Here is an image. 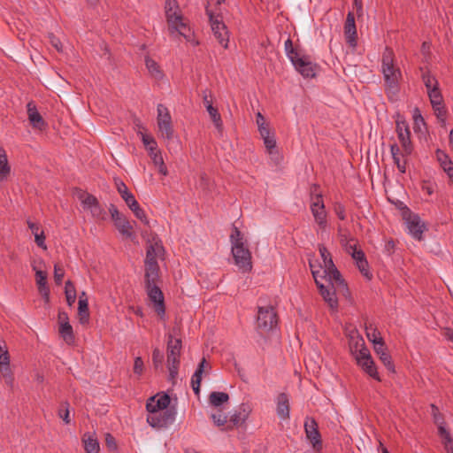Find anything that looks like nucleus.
Masks as SVG:
<instances>
[{"label":"nucleus","mask_w":453,"mask_h":453,"mask_svg":"<svg viewBox=\"0 0 453 453\" xmlns=\"http://www.w3.org/2000/svg\"><path fill=\"white\" fill-rule=\"evenodd\" d=\"M381 73L388 94L395 95L399 90V80L402 76L400 68L395 65V53L386 47L381 56Z\"/></svg>","instance_id":"1"},{"label":"nucleus","mask_w":453,"mask_h":453,"mask_svg":"<svg viewBox=\"0 0 453 453\" xmlns=\"http://www.w3.org/2000/svg\"><path fill=\"white\" fill-rule=\"evenodd\" d=\"M165 16L171 35L178 33L187 41H191L192 33L190 28L183 21L182 15L179 12L176 0H165Z\"/></svg>","instance_id":"2"},{"label":"nucleus","mask_w":453,"mask_h":453,"mask_svg":"<svg viewBox=\"0 0 453 453\" xmlns=\"http://www.w3.org/2000/svg\"><path fill=\"white\" fill-rule=\"evenodd\" d=\"M310 266L321 296L331 309H337L338 300L335 291H348L347 284L345 283L344 287L334 286L327 279H321L320 271L315 270L313 264L310 263Z\"/></svg>","instance_id":"3"},{"label":"nucleus","mask_w":453,"mask_h":453,"mask_svg":"<svg viewBox=\"0 0 453 453\" xmlns=\"http://www.w3.org/2000/svg\"><path fill=\"white\" fill-rule=\"evenodd\" d=\"M319 250L323 260V265H319V268H316L313 265L314 269L320 271L321 279H327L334 286L344 287L345 280L334 265L328 250L324 245H319Z\"/></svg>","instance_id":"4"},{"label":"nucleus","mask_w":453,"mask_h":453,"mask_svg":"<svg viewBox=\"0 0 453 453\" xmlns=\"http://www.w3.org/2000/svg\"><path fill=\"white\" fill-rule=\"evenodd\" d=\"M167 368L169 371V380L174 383L175 379L178 376L180 367V357L182 349L181 340L179 338H173L170 334L167 337Z\"/></svg>","instance_id":"5"},{"label":"nucleus","mask_w":453,"mask_h":453,"mask_svg":"<svg viewBox=\"0 0 453 453\" xmlns=\"http://www.w3.org/2000/svg\"><path fill=\"white\" fill-rule=\"evenodd\" d=\"M206 14L209 18L213 36L224 49H228L230 34L223 21L222 15L220 13H214L209 8H206Z\"/></svg>","instance_id":"6"},{"label":"nucleus","mask_w":453,"mask_h":453,"mask_svg":"<svg viewBox=\"0 0 453 453\" xmlns=\"http://www.w3.org/2000/svg\"><path fill=\"white\" fill-rule=\"evenodd\" d=\"M158 276L150 277L145 276V288L149 299L153 303L155 312L161 319L165 315V305L164 295L161 289L157 286L156 282Z\"/></svg>","instance_id":"7"},{"label":"nucleus","mask_w":453,"mask_h":453,"mask_svg":"<svg viewBox=\"0 0 453 453\" xmlns=\"http://www.w3.org/2000/svg\"><path fill=\"white\" fill-rule=\"evenodd\" d=\"M164 252V247L160 241H155L147 247L145 257V276H158L159 266L157 257Z\"/></svg>","instance_id":"8"},{"label":"nucleus","mask_w":453,"mask_h":453,"mask_svg":"<svg viewBox=\"0 0 453 453\" xmlns=\"http://www.w3.org/2000/svg\"><path fill=\"white\" fill-rule=\"evenodd\" d=\"M157 124L160 136L165 140H171L173 138L174 130L173 127L172 116L168 108L158 104L157 107Z\"/></svg>","instance_id":"9"},{"label":"nucleus","mask_w":453,"mask_h":453,"mask_svg":"<svg viewBox=\"0 0 453 453\" xmlns=\"http://www.w3.org/2000/svg\"><path fill=\"white\" fill-rule=\"evenodd\" d=\"M278 317L274 308L271 305L258 307L257 316V329L260 333H267L276 327Z\"/></svg>","instance_id":"10"},{"label":"nucleus","mask_w":453,"mask_h":453,"mask_svg":"<svg viewBox=\"0 0 453 453\" xmlns=\"http://www.w3.org/2000/svg\"><path fill=\"white\" fill-rule=\"evenodd\" d=\"M111 217L119 232L126 238H134L133 226L129 220L122 215L114 204L109 207Z\"/></svg>","instance_id":"11"},{"label":"nucleus","mask_w":453,"mask_h":453,"mask_svg":"<svg viewBox=\"0 0 453 453\" xmlns=\"http://www.w3.org/2000/svg\"><path fill=\"white\" fill-rule=\"evenodd\" d=\"M232 254L235 265L242 273H248L251 271V254L249 249L244 246V244L232 247Z\"/></svg>","instance_id":"12"},{"label":"nucleus","mask_w":453,"mask_h":453,"mask_svg":"<svg viewBox=\"0 0 453 453\" xmlns=\"http://www.w3.org/2000/svg\"><path fill=\"white\" fill-rule=\"evenodd\" d=\"M175 415L173 410L151 412L147 416V422L154 428H163L173 423Z\"/></svg>","instance_id":"13"},{"label":"nucleus","mask_w":453,"mask_h":453,"mask_svg":"<svg viewBox=\"0 0 453 453\" xmlns=\"http://www.w3.org/2000/svg\"><path fill=\"white\" fill-rule=\"evenodd\" d=\"M356 360L357 365L365 372L370 377L373 378L377 381H380V377L377 371V367L371 357L368 349H363L357 353Z\"/></svg>","instance_id":"14"},{"label":"nucleus","mask_w":453,"mask_h":453,"mask_svg":"<svg viewBox=\"0 0 453 453\" xmlns=\"http://www.w3.org/2000/svg\"><path fill=\"white\" fill-rule=\"evenodd\" d=\"M304 431L307 439L312 445V448L316 451H320L322 449V440L318 429V424L314 418H307L305 419Z\"/></svg>","instance_id":"15"},{"label":"nucleus","mask_w":453,"mask_h":453,"mask_svg":"<svg viewBox=\"0 0 453 453\" xmlns=\"http://www.w3.org/2000/svg\"><path fill=\"white\" fill-rule=\"evenodd\" d=\"M311 211L314 217L316 223L320 228L324 229L326 226V211L321 195L316 196L311 203Z\"/></svg>","instance_id":"16"},{"label":"nucleus","mask_w":453,"mask_h":453,"mask_svg":"<svg viewBox=\"0 0 453 453\" xmlns=\"http://www.w3.org/2000/svg\"><path fill=\"white\" fill-rule=\"evenodd\" d=\"M291 61L296 70L305 78L315 76V70L310 58L303 54H299L296 58Z\"/></svg>","instance_id":"17"},{"label":"nucleus","mask_w":453,"mask_h":453,"mask_svg":"<svg viewBox=\"0 0 453 453\" xmlns=\"http://www.w3.org/2000/svg\"><path fill=\"white\" fill-rule=\"evenodd\" d=\"M406 224L409 234H411L414 239L418 241L423 239V233L426 230V226L418 214L411 215L406 219Z\"/></svg>","instance_id":"18"},{"label":"nucleus","mask_w":453,"mask_h":453,"mask_svg":"<svg viewBox=\"0 0 453 453\" xmlns=\"http://www.w3.org/2000/svg\"><path fill=\"white\" fill-rule=\"evenodd\" d=\"M344 35L346 42L351 47H357V27L355 23V16L352 12L347 14L344 24Z\"/></svg>","instance_id":"19"},{"label":"nucleus","mask_w":453,"mask_h":453,"mask_svg":"<svg viewBox=\"0 0 453 453\" xmlns=\"http://www.w3.org/2000/svg\"><path fill=\"white\" fill-rule=\"evenodd\" d=\"M171 399L167 394L157 395L149 399L146 404V409L149 413L162 411L168 410L167 407L170 404Z\"/></svg>","instance_id":"20"},{"label":"nucleus","mask_w":453,"mask_h":453,"mask_svg":"<svg viewBox=\"0 0 453 453\" xmlns=\"http://www.w3.org/2000/svg\"><path fill=\"white\" fill-rule=\"evenodd\" d=\"M250 412L251 407L248 403H242L230 417V425L227 426V429L242 425L249 418Z\"/></svg>","instance_id":"21"},{"label":"nucleus","mask_w":453,"mask_h":453,"mask_svg":"<svg viewBox=\"0 0 453 453\" xmlns=\"http://www.w3.org/2000/svg\"><path fill=\"white\" fill-rule=\"evenodd\" d=\"M390 152L394 164L401 173H405L407 169V157L410 155H404L403 150L400 149L397 143L390 145Z\"/></svg>","instance_id":"22"},{"label":"nucleus","mask_w":453,"mask_h":453,"mask_svg":"<svg viewBox=\"0 0 453 453\" xmlns=\"http://www.w3.org/2000/svg\"><path fill=\"white\" fill-rule=\"evenodd\" d=\"M28 119L33 127L39 130H43L47 127V123L44 121L39 111H37L36 105L34 102H29L27 104Z\"/></svg>","instance_id":"23"},{"label":"nucleus","mask_w":453,"mask_h":453,"mask_svg":"<svg viewBox=\"0 0 453 453\" xmlns=\"http://www.w3.org/2000/svg\"><path fill=\"white\" fill-rule=\"evenodd\" d=\"M0 372L4 379L5 383L12 387L14 377L10 366L9 352L0 353Z\"/></svg>","instance_id":"24"},{"label":"nucleus","mask_w":453,"mask_h":453,"mask_svg":"<svg viewBox=\"0 0 453 453\" xmlns=\"http://www.w3.org/2000/svg\"><path fill=\"white\" fill-rule=\"evenodd\" d=\"M276 412L281 420H287L289 418L290 405L289 398L287 394L280 393L278 395L276 399Z\"/></svg>","instance_id":"25"},{"label":"nucleus","mask_w":453,"mask_h":453,"mask_svg":"<svg viewBox=\"0 0 453 453\" xmlns=\"http://www.w3.org/2000/svg\"><path fill=\"white\" fill-rule=\"evenodd\" d=\"M351 257L355 260L356 265L359 272L362 273V275L366 279L371 280L372 274L369 270V264L365 257V252L362 250H360L357 252H354V254H351Z\"/></svg>","instance_id":"26"},{"label":"nucleus","mask_w":453,"mask_h":453,"mask_svg":"<svg viewBox=\"0 0 453 453\" xmlns=\"http://www.w3.org/2000/svg\"><path fill=\"white\" fill-rule=\"evenodd\" d=\"M206 367H210V365L207 364L204 357L202 358L200 363L197 365V368L196 369L194 374L191 378V387L195 392L196 395H199L200 393V385L202 380V375L205 370Z\"/></svg>","instance_id":"27"},{"label":"nucleus","mask_w":453,"mask_h":453,"mask_svg":"<svg viewBox=\"0 0 453 453\" xmlns=\"http://www.w3.org/2000/svg\"><path fill=\"white\" fill-rule=\"evenodd\" d=\"M374 350L386 368L389 372H395V365L392 361L390 354L388 352L385 343L381 344L379 342L378 346H374Z\"/></svg>","instance_id":"28"},{"label":"nucleus","mask_w":453,"mask_h":453,"mask_svg":"<svg viewBox=\"0 0 453 453\" xmlns=\"http://www.w3.org/2000/svg\"><path fill=\"white\" fill-rule=\"evenodd\" d=\"M86 453H98L99 442L95 434L85 433L81 438Z\"/></svg>","instance_id":"29"},{"label":"nucleus","mask_w":453,"mask_h":453,"mask_svg":"<svg viewBox=\"0 0 453 453\" xmlns=\"http://www.w3.org/2000/svg\"><path fill=\"white\" fill-rule=\"evenodd\" d=\"M11 173V166L4 148L0 147V182L6 180Z\"/></svg>","instance_id":"30"},{"label":"nucleus","mask_w":453,"mask_h":453,"mask_svg":"<svg viewBox=\"0 0 453 453\" xmlns=\"http://www.w3.org/2000/svg\"><path fill=\"white\" fill-rule=\"evenodd\" d=\"M76 196L81 201L84 210L89 211L92 206H94V204L98 203V200L96 196L81 189L76 192Z\"/></svg>","instance_id":"31"},{"label":"nucleus","mask_w":453,"mask_h":453,"mask_svg":"<svg viewBox=\"0 0 453 453\" xmlns=\"http://www.w3.org/2000/svg\"><path fill=\"white\" fill-rule=\"evenodd\" d=\"M59 334L67 344H73L74 342L73 327L68 321L60 324Z\"/></svg>","instance_id":"32"},{"label":"nucleus","mask_w":453,"mask_h":453,"mask_svg":"<svg viewBox=\"0 0 453 453\" xmlns=\"http://www.w3.org/2000/svg\"><path fill=\"white\" fill-rule=\"evenodd\" d=\"M149 154L154 165L158 167V172L165 176L167 175V167L165 165L160 150H155L154 151L149 152Z\"/></svg>","instance_id":"33"},{"label":"nucleus","mask_w":453,"mask_h":453,"mask_svg":"<svg viewBox=\"0 0 453 453\" xmlns=\"http://www.w3.org/2000/svg\"><path fill=\"white\" fill-rule=\"evenodd\" d=\"M400 149L403 150L404 155H411L413 151V144L411 141V133L410 134H399L397 135Z\"/></svg>","instance_id":"34"},{"label":"nucleus","mask_w":453,"mask_h":453,"mask_svg":"<svg viewBox=\"0 0 453 453\" xmlns=\"http://www.w3.org/2000/svg\"><path fill=\"white\" fill-rule=\"evenodd\" d=\"M366 336L370 342H372L373 347L378 346L380 343H385L383 338L380 336V331L374 327L372 324L365 326Z\"/></svg>","instance_id":"35"},{"label":"nucleus","mask_w":453,"mask_h":453,"mask_svg":"<svg viewBox=\"0 0 453 453\" xmlns=\"http://www.w3.org/2000/svg\"><path fill=\"white\" fill-rule=\"evenodd\" d=\"M229 399L228 394L225 392H211L209 395V403L214 407H219Z\"/></svg>","instance_id":"36"},{"label":"nucleus","mask_w":453,"mask_h":453,"mask_svg":"<svg viewBox=\"0 0 453 453\" xmlns=\"http://www.w3.org/2000/svg\"><path fill=\"white\" fill-rule=\"evenodd\" d=\"M145 65L147 69L149 70L150 73L157 80H161L164 76L162 71L159 68V65L157 63L151 59L150 58L147 57L145 58Z\"/></svg>","instance_id":"37"},{"label":"nucleus","mask_w":453,"mask_h":453,"mask_svg":"<svg viewBox=\"0 0 453 453\" xmlns=\"http://www.w3.org/2000/svg\"><path fill=\"white\" fill-rule=\"evenodd\" d=\"M78 313L81 324L87 323L89 318L88 297L79 300Z\"/></svg>","instance_id":"38"},{"label":"nucleus","mask_w":453,"mask_h":453,"mask_svg":"<svg viewBox=\"0 0 453 453\" xmlns=\"http://www.w3.org/2000/svg\"><path fill=\"white\" fill-rule=\"evenodd\" d=\"M349 346L350 350L355 357L357 356V353H359L363 349H367L363 337L358 334L357 336H351Z\"/></svg>","instance_id":"39"},{"label":"nucleus","mask_w":453,"mask_h":453,"mask_svg":"<svg viewBox=\"0 0 453 453\" xmlns=\"http://www.w3.org/2000/svg\"><path fill=\"white\" fill-rule=\"evenodd\" d=\"M427 95L432 107H438L443 103V97L439 87L427 90Z\"/></svg>","instance_id":"40"},{"label":"nucleus","mask_w":453,"mask_h":453,"mask_svg":"<svg viewBox=\"0 0 453 453\" xmlns=\"http://www.w3.org/2000/svg\"><path fill=\"white\" fill-rule=\"evenodd\" d=\"M207 111H208L212 122L214 123L215 127L219 132H222L223 122H222V119H221L220 114L219 113L218 109L213 107V105H209Z\"/></svg>","instance_id":"41"},{"label":"nucleus","mask_w":453,"mask_h":453,"mask_svg":"<svg viewBox=\"0 0 453 453\" xmlns=\"http://www.w3.org/2000/svg\"><path fill=\"white\" fill-rule=\"evenodd\" d=\"M65 294L68 305H73L76 300V289L71 280H67L65 286Z\"/></svg>","instance_id":"42"},{"label":"nucleus","mask_w":453,"mask_h":453,"mask_svg":"<svg viewBox=\"0 0 453 453\" xmlns=\"http://www.w3.org/2000/svg\"><path fill=\"white\" fill-rule=\"evenodd\" d=\"M285 53L290 61H294L293 58H296V57L302 52L294 47L292 40L288 37L284 43Z\"/></svg>","instance_id":"43"},{"label":"nucleus","mask_w":453,"mask_h":453,"mask_svg":"<svg viewBox=\"0 0 453 453\" xmlns=\"http://www.w3.org/2000/svg\"><path fill=\"white\" fill-rule=\"evenodd\" d=\"M115 184L118 192L125 202H128L129 199L134 197V195L128 190L127 185L122 180H117Z\"/></svg>","instance_id":"44"},{"label":"nucleus","mask_w":453,"mask_h":453,"mask_svg":"<svg viewBox=\"0 0 453 453\" xmlns=\"http://www.w3.org/2000/svg\"><path fill=\"white\" fill-rule=\"evenodd\" d=\"M141 137L146 150L149 152L157 150V143L152 136L141 133Z\"/></svg>","instance_id":"45"},{"label":"nucleus","mask_w":453,"mask_h":453,"mask_svg":"<svg viewBox=\"0 0 453 453\" xmlns=\"http://www.w3.org/2000/svg\"><path fill=\"white\" fill-rule=\"evenodd\" d=\"M422 81L426 88V90H430L434 88L439 87L438 81L435 79V77L431 75L429 73H423Z\"/></svg>","instance_id":"46"},{"label":"nucleus","mask_w":453,"mask_h":453,"mask_svg":"<svg viewBox=\"0 0 453 453\" xmlns=\"http://www.w3.org/2000/svg\"><path fill=\"white\" fill-rule=\"evenodd\" d=\"M93 218L97 220H104L106 217V212L104 208L100 205L99 202L96 204H94L92 208L89 210Z\"/></svg>","instance_id":"47"},{"label":"nucleus","mask_w":453,"mask_h":453,"mask_svg":"<svg viewBox=\"0 0 453 453\" xmlns=\"http://www.w3.org/2000/svg\"><path fill=\"white\" fill-rule=\"evenodd\" d=\"M435 155L442 169L448 165H451V163H453L450 157L443 150L440 149L436 150Z\"/></svg>","instance_id":"48"},{"label":"nucleus","mask_w":453,"mask_h":453,"mask_svg":"<svg viewBox=\"0 0 453 453\" xmlns=\"http://www.w3.org/2000/svg\"><path fill=\"white\" fill-rule=\"evenodd\" d=\"M69 403L67 402H64L60 404L59 410H58V416L60 418L63 419L65 424H69L71 422L70 417H69Z\"/></svg>","instance_id":"49"},{"label":"nucleus","mask_w":453,"mask_h":453,"mask_svg":"<svg viewBox=\"0 0 453 453\" xmlns=\"http://www.w3.org/2000/svg\"><path fill=\"white\" fill-rule=\"evenodd\" d=\"M230 242L232 244V247L235 245H242L244 244L242 241V234L241 231L238 229V227L234 226L233 227L232 234L230 235Z\"/></svg>","instance_id":"50"},{"label":"nucleus","mask_w":453,"mask_h":453,"mask_svg":"<svg viewBox=\"0 0 453 453\" xmlns=\"http://www.w3.org/2000/svg\"><path fill=\"white\" fill-rule=\"evenodd\" d=\"M152 362L156 369H157L158 367H162L164 362V354L158 348H155L153 349Z\"/></svg>","instance_id":"51"},{"label":"nucleus","mask_w":453,"mask_h":453,"mask_svg":"<svg viewBox=\"0 0 453 453\" xmlns=\"http://www.w3.org/2000/svg\"><path fill=\"white\" fill-rule=\"evenodd\" d=\"M211 418L213 420L214 424L218 426H224L227 421V416L221 411L212 413Z\"/></svg>","instance_id":"52"},{"label":"nucleus","mask_w":453,"mask_h":453,"mask_svg":"<svg viewBox=\"0 0 453 453\" xmlns=\"http://www.w3.org/2000/svg\"><path fill=\"white\" fill-rule=\"evenodd\" d=\"M65 276V270L58 265H54V280L57 285H60Z\"/></svg>","instance_id":"53"},{"label":"nucleus","mask_w":453,"mask_h":453,"mask_svg":"<svg viewBox=\"0 0 453 453\" xmlns=\"http://www.w3.org/2000/svg\"><path fill=\"white\" fill-rule=\"evenodd\" d=\"M344 249L350 256L361 250L357 247V241L353 238H349V241L344 244Z\"/></svg>","instance_id":"54"},{"label":"nucleus","mask_w":453,"mask_h":453,"mask_svg":"<svg viewBox=\"0 0 453 453\" xmlns=\"http://www.w3.org/2000/svg\"><path fill=\"white\" fill-rule=\"evenodd\" d=\"M263 141L267 151L272 154L273 150L276 148V140L274 134H273L269 137H265Z\"/></svg>","instance_id":"55"},{"label":"nucleus","mask_w":453,"mask_h":453,"mask_svg":"<svg viewBox=\"0 0 453 453\" xmlns=\"http://www.w3.org/2000/svg\"><path fill=\"white\" fill-rule=\"evenodd\" d=\"M334 211L339 219H341V220L346 219L345 206L342 203H335L334 205Z\"/></svg>","instance_id":"56"},{"label":"nucleus","mask_w":453,"mask_h":453,"mask_svg":"<svg viewBox=\"0 0 453 453\" xmlns=\"http://www.w3.org/2000/svg\"><path fill=\"white\" fill-rule=\"evenodd\" d=\"M35 280L37 287L47 284V273L42 270H35Z\"/></svg>","instance_id":"57"},{"label":"nucleus","mask_w":453,"mask_h":453,"mask_svg":"<svg viewBox=\"0 0 453 453\" xmlns=\"http://www.w3.org/2000/svg\"><path fill=\"white\" fill-rule=\"evenodd\" d=\"M396 133L397 135L399 134H410V128L406 121L404 120H397L396 121Z\"/></svg>","instance_id":"58"},{"label":"nucleus","mask_w":453,"mask_h":453,"mask_svg":"<svg viewBox=\"0 0 453 453\" xmlns=\"http://www.w3.org/2000/svg\"><path fill=\"white\" fill-rule=\"evenodd\" d=\"M438 432L440 436L442 438V442L445 445L448 442H451L453 439L450 436V434L447 431V429L443 426H440L438 427Z\"/></svg>","instance_id":"59"},{"label":"nucleus","mask_w":453,"mask_h":453,"mask_svg":"<svg viewBox=\"0 0 453 453\" xmlns=\"http://www.w3.org/2000/svg\"><path fill=\"white\" fill-rule=\"evenodd\" d=\"M49 39L50 44L58 51L61 52L63 50V46L59 38H58L55 35L50 34Z\"/></svg>","instance_id":"60"},{"label":"nucleus","mask_w":453,"mask_h":453,"mask_svg":"<svg viewBox=\"0 0 453 453\" xmlns=\"http://www.w3.org/2000/svg\"><path fill=\"white\" fill-rule=\"evenodd\" d=\"M133 212H134V216L138 219H140L142 223H144L145 225H149V220L147 219L146 213H145L144 210L142 208H141V206H139L138 208L134 210Z\"/></svg>","instance_id":"61"},{"label":"nucleus","mask_w":453,"mask_h":453,"mask_svg":"<svg viewBox=\"0 0 453 453\" xmlns=\"http://www.w3.org/2000/svg\"><path fill=\"white\" fill-rule=\"evenodd\" d=\"M143 361L142 357H137L134 362V372L137 375H142L143 372Z\"/></svg>","instance_id":"62"},{"label":"nucleus","mask_w":453,"mask_h":453,"mask_svg":"<svg viewBox=\"0 0 453 453\" xmlns=\"http://www.w3.org/2000/svg\"><path fill=\"white\" fill-rule=\"evenodd\" d=\"M35 241L40 248H42L43 250L47 249V246L45 244V235H44L43 231H41L40 234H36L35 235Z\"/></svg>","instance_id":"63"},{"label":"nucleus","mask_w":453,"mask_h":453,"mask_svg":"<svg viewBox=\"0 0 453 453\" xmlns=\"http://www.w3.org/2000/svg\"><path fill=\"white\" fill-rule=\"evenodd\" d=\"M105 443L109 449L113 450L117 449L116 440L111 434H106Z\"/></svg>","instance_id":"64"}]
</instances>
